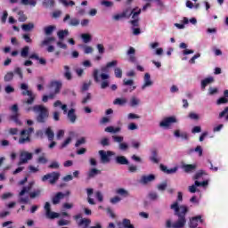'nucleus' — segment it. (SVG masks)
Segmentation results:
<instances>
[{"label":"nucleus","instance_id":"f257e3e1","mask_svg":"<svg viewBox=\"0 0 228 228\" xmlns=\"http://www.w3.org/2000/svg\"><path fill=\"white\" fill-rule=\"evenodd\" d=\"M170 208L175 210V215L178 219L175 223H172L170 219L167 220L166 228H184V225H186V215L190 211L188 207L186 205L179 206L177 202H175Z\"/></svg>","mask_w":228,"mask_h":228},{"label":"nucleus","instance_id":"f03ea898","mask_svg":"<svg viewBox=\"0 0 228 228\" xmlns=\"http://www.w3.org/2000/svg\"><path fill=\"white\" fill-rule=\"evenodd\" d=\"M34 111L37 113L36 120L38 124H45L47 122V118H49V109H47L44 105H35L32 108L27 109V111Z\"/></svg>","mask_w":228,"mask_h":228},{"label":"nucleus","instance_id":"7ed1b4c3","mask_svg":"<svg viewBox=\"0 0 228 228\" xmlns=\"http://www.w3.org/2000/svg\"><path fill=\"white\" fill-rule=\"evenodd\" d=\"M34 185H35V182H30L28 183V185L22 187L21 191L19 193L20 204H29V197L28 196L24 197V195H26V193H28V191H31V190H33Z\"/></svg>","mask_w":228,"mask_h":228},{"label":"nucleus","instance_id":"20e7f679","mask_svg":"<svg viewBox=\"0 0 228 228\" xmlns=\"http://www.w3.org/2000/svg\"><path fill=\"white\" fill-rule=\"evenodd\" d=\"M33 159V153L28 151H21L20 153V160L18 162V168L14 170V172H22L24 167H20V165H26L29 160Z\"/></svg>","mask_w":228,"mask_h":228},{"label":"nucleus","instance_id":"39448f33","mask_svg":"<svg viewBox=\"0 0 228 228\" xmlns=\"http://www.w3.org/2000/svg\"><path fill=\"white\" fill-rule=\"evenodd\" d=\"M35 133V128L28 127V129H23L20 131V137L19 139V143L24 145V143H29L31 142V134Z\"/></svg>","mask_w":228,"mask_h":228},{"label":"nucleus","instance_id":"423d86ee","mask_svg":"<svg viewBox=\"0 0 228 228\" xmlns=\"http://www.w3.org/2000/svg\"><path fill=\"white\" fill-rule=\"evenodd\" d=\"M11 111H12L13 114L9 117V120L16 123L17 126H22V122L19 120V117H20V114L19 113V105L13 104L11 107Z\"/></svg>","mask_w":228,"mask_h":228},{"label":"nucleus","instance_id":"0eeeda50","mask_svg":"<svg viewBox=\"0 0 228 228\" xmlns=\"http://www.w3.org/2000/svg\"><path fill=\"white\" fill-rule=\"evenodd\" d=\"M98 154H100V159H101V163H103V165H106L108 163H110V161H111V158L110 156H114L115 153L111 151H99Z\"/></svg>","mask_w":228,"mask_h":228},{"label":"nucleus","instance_id":"6e6552de","mask_svg":"<svg viewBox=\"0 0 228 228\" xmlns=\"http://www.w3.org/2000/svg\"><path fill=\"white\" fill-rule=\"evenodd\" d=\"M51 88H55L53 93L48 95V99H54L58 94L61 91L62 84L61 81H52L50 84Z\"/></svg>","mask_w":228,"mask_h":228},{"label":"nucleus","instance_id":"1a4fd4ad","mask_svg":"<svg viewBox=\"0 0 228 228\" xmlns=\"http://www.w3.org/2000/svg\"><path fill=\"white\" fill-rule=\"evenodd\" d=\"M112 140L115 143H119L118 144L119 151H127V149H129V144H127V142H124V136H122V135H112Z\"/></svg>","mask_w":228,"mask_h":228},{"label":"nucleus","instance_id":"9d476101","mask_svg":"<svg viewBox=\"0 0 228 228\" xmlns=\"http://www.w3.org/2000/svg\"><path fill=\"white\" fill-rule=\"evenodd\" d=\"M44 208H45L46 218H49L50 220H54V218L60 217V214L51 211V203L45 202Z\"/></svg>","mask_w":228,"mask_h":228},{"label":"nucleus","instance_id":"9b49d317","mask_svg":"<svg viewBox=\"0 0 228 228\" xmlns=\"http://www.w3.org/2000/svg\"><path fill=\"white\" fill-rule=\"evenodd\" d=\"M132 13H134V15H132V20H130V24H132V26H134V28H138V26H140V18L138 17V15H140V13H142V9H138L136 11V8L132 10Z\"/></svg>","mask_w":228,"mask_h":228},{"label":"nucleus","instance_id":"f8f14e48","mask_svg":"<svg viewBox=\"0 0 228 228\" xmlns=\"http://www.w3.org/2000/svg\"><path fill=\"white\" fill-rule=\"evenodd\" d=\"M60 177V174L58 173H49L43 176L42 181H49L50 184H54L58 178Z\"/></svg>","mask_w":228,"mask_h":228},{"label":"nucleus","instance_id":"ddd939ff","mask_svg":"<svg viewBox=\"0 0 228 228\" xmlns=\"http://www.w3.org/2000/svg\"><path fill=\"white\" fill-rule=\"evenodd\" d=\"M175 122H177V118H175V117H174V116L167 117V118H165L159 123V126L160 127H170V126H172V124H175Z\"/></svg>","mask_w":228,"mask_h":228},{"label":"nucleus","instance_id":"4468645a","mask_svg":"<svg viewBox=\"0 0 228 228\" xmlns=\"http://www.w3.org/2000/svg\"><path fill=\"white\" fill-rule=\"evenodd\" d=\"M153 181H156V175H142L139 183L141 184L147 185V184H151V183H153Z\"/></svg>","mask_w":228,"mask_h":228},{"label":"nucleus","instance_id":"2eb2a0df","mask_svg":"<svg viewBox=\"0 0 228 228\" xmlns=\"http://www.w3.org/2000/svg\"><path fill=\"white\" fill-rule=\"evenodd\" d=\"M67 20L69 21V26L71 27H77L80 24L79 19L77 18H70V14H66V16L63 19V22H67Z\"/></svg>","mask_w":228,"mask_h":228},{"label":"nucleus","instance_id":"dca6fc26","mask_svg":"<svg viewBox=\"0 0 228 228\" xmlns=\"http://www.w3.org/2000/svg\"><path fill=\"white\" fill-rule=\"evenodd\" d=\"M65 195H70V191H67L65 192H57L56 195L53 198V204L56 205V204H60V200L61 199H63V197H65Z\"/></svg>","mask_w":228,"mask_h":228},{"label":"nucleus","instance_id":"f3484780","mask_svg":"<svg viewBox=\"0 0 228 228\" xmlns=\"http://www.w3.org/2000/svg\"><path fill=\"white\" fill-rule=\"evenodd\" d=\"M199 220H200V222H202L201 216H197L190 218L189 227L190 228H197L199 225Z\"/></svg>","mask_w":228,"mask_h":228},{"label":"nucleus","instance_id":"a211bd4d","mask_svg":"<svg viewBox=\"0 0 228 228\" xmlns=\"http://www.w3.org/2000/svg\"><path fill=\"white\" fill-rule=\"evenodd\" d=\"M136 50L133 46H130L126 53V54L129 56V61H131V63L136 62V56H134Z\"/></svg>","mask_w":228,"mask_h":228},{"label":"nucleus","instance_id":"6ab92c4d","mask_svg":"<svg viewBox=\"0 0 228 228\" xmlns=\"http://www.w3.org/2000/svg\"><path fill=\"white\" fill-rule=\"evenodd\" d=\"M56 29V25H49L44 28V33L45 37H51Z\"/></svg>","mask_w":228,"mask_h":228},{"label":"nucleus","instance_id":"aec40b11","mask_svg":"<svg viewBox=\"0 0 228 228\" xmlns=\"http://www.w3.org/2000/svg\"><path fill=\"white\" fill-rule=\"evenodd\" d=\"M68 118L71 122V124H75L76 120L77 119V116H76V110L70 109L68 111Z\"/></svg>","mask_w":228,"mask_h":228},{"label":"nucleus","instance_id":"412c9836","mask_svg":"<svg viewBox=\"0 0 228 228\" xmlns=\"http://www.w3.org/2000/svg\"><path fill=\"white\" fill-rule=\"evenodd\" d=\"M42 191H43V190L40 188L35 189L33 191H30L28 193L29 198L30 199H38L39 197L42 196Z\"/></svg>","mask_w":228,"mask_h":228},{"label":"nucleus","instance_id":"4be33fe9","mask_svg":"<svg viewBox=\"0 0 228 228\" xmlns=\"http://www.w3.org/2000/svg\"><path fill=\"white\" fill-rule=\"evenodd\" d=\"M152 85V81L151 80V74L145 73L144 74V84L142 85V90H145L147 86H151Z\"/></svg>","mask_w":228,"mask_h":228},{"label":"nucleus","instance_id":"5701e85b","mask_svg":"<svg viewBox=\"0 0 228 228\" xmlns=\"http://www.w3.org/2000/svg\"><path fill=\"white\" fill-rule=\"evenodd\" d=\"M20 89H21V90H25V91H23V92L21 93L22 95H28V97H35V96H33V92L28 90V84L22 83V84L20 85Z\"/></svg>","mask_w":228,"mask_h":228},{"label":"nucleus","instance_id":"b1692460","mask_svg":"<svg viewBox=\"0 0 228 228\" xmlns=\"http://www.w3.org/2000/svg\"><path fill=\"white\" fill-rule=\"evenodd\" d=\"M116 163L118 165H129V160L124 156L116 157Z\"/></svg>","mask_w":228,"mask_h":228},{"label":"nucleus","instance_id":"393cba45","mask_svg":"<svg viewBox=\"0 0 228 228\" xmlns=\"http://www.w3.org/2000/svg\"><path fill=\"white\" fill-rule=\"evenodd\" d=\"M64 74L63 77H65V79H67L68 81L72 80V72H70V67H69L68 65L64 66Z\"/></svg>","mask_w":228,"mask_h":228},{"label":"nucleus","instance_id":"a878e982","mask_svg":"<svg viewBox=\"0 0 228 228\" xmlns=\"http://www.w3.org/2000/svg\"><path fill=\"white\" fill-rule=\"evenodd\" d=\"M174 135L176 137V138H182V140H188V133L186 132H183L181 133L179 130H175V133H174Z\"/></svg>","mask_w":228,"mask_h":228},{"label":"nucleus","instance_id":"bb28decb","mask_svg":"<svg viewBox=\"0 0 228 228\" xmlns=\"http://www.w3.org/2000/svg\"><path fill=\"white\" fill-rule=\"evenodd\" d=\"M117 195H120V197L127 198L129 197V191L124 189V188H119L116 190Z\"/></svg>","mask_w":228,"mask_h":228},{"label":"nucleus","instance_id":"cd10ccee","mask_svg":"<svg viewBox=\"0 0 228 228\" xmlns=\"http://www.w3.org/2000/svg\"><path fill=\"white\" fill-rule=\"evenodd\" d=\"M215 81L213 77H207L201 81V88L204 90L208 85H211Z\"/></svg>","mask_w":228,"mask_h":228},{"label":"nucleus","instance_id":"c85d7f7f","mask_svg":"<svg viewBox=\"0 0 228 228\" xmlns=\"http://www.w3.org/2000/svg\"><path fill=\"white\" fill-rule=\"evenodd\" d=\"M160 170L162 172H177L179 170V166H175L173 168H167V167L163 164H160Z\"/></svg>","mask_w":228,"mask_h":228},{"label":"nucleus","instance_id":"c756f323","mask_svg":"<svg viewBox=\"0 0 228 228\" xmlns=\"http://www.w3.org/2000/svg\"><path fill=\"white\" fill-rule=\"evenodd\" d=\"M182 168H183L185 172H191V170H195V168H197V165L183 164V165H182Z\"/></svg>","mask_w":228,"mask_h":228},{"label":"nucleus","instance_id":"7c9ffc66","mask_svg":"<svg viewBox=\"0 0 228 228\" xmlns=\"http://www.w3.org/2000/svg\"><path fill=\"white\" fill-rule=\"evenodd\" d=\"M218 118H224L225 122H228V106L219 113Z\"/></svg>","mask_w":228,"mask_h":228},{"label":"nucleus","instance_id":"2f4dec72","mask_svg":"<svg viewBox=\"0 0 228 228\" xmlns=\"http://www.w3.org/2000/svg\"><path fill=\"white\" fill-rule=\"evenodd\" d=\"M55 41H56V38L54 37H49L41 42L40 46L44 47V45H49V44Z\"/></svg>","mask_w":228,"mask_h":228},{"label":"nucleus","instance_id":"473e14b6","mask_svg":"<svg viewBox=\"0 0 228 228\" xmlns=\"http://www.w3.org/2000/svg\"><path fill=\"white\" fill-rule=\"evenodd\" d=\"M90 224H92V221L90 219L83 218L78 223V225L82 228H87Z\"/></svg>","mask_w":228,"mask_h":228},{"label":"nucleus","instance_id":"72a5a7b5","mask_svg":"<svg viewBox=\"0 0 228 228\" xmlns=\"http://www.w3.org/2000/svg\"><path fill=\"white\" fill-rule=\"evenodd\" d=\"M45 135L50 142H53V140H54V132L53 131V129H51V127L46 128Z\"/></svg>","mask_w":228,"mask_h":228},{"label":"nucleus","instance_id":"f704fd0d","mask_svg":"<svg viewBox=\"0 0 228 228\" xmlns=\"http://www.w3.org/2000/svg\"><path fill=\"white\" fill-rule=\"evenodd\" d=\"M120 131H121V128L119 126L115 128V127L110 126H107L105 128V133H114V134H117V133H120Z\"/></svg>","mask_w":228,"mask_h":228},{"label":"nucleus","instance_id":"c9c22d12","mask_svg":"<svg viewBox=\"0 0 228 228\" xmlns=\"http://www.w3.org/2000/svg\"><path fill=\"white\" fill-rule=\"evenodd\" d=\"M127 102L126 98H116L113 102V104L118 106H124Z\"/></svg>","mask_w":228,"mask_h":228},{"label":"nucleus","instance_id":"e433bc0d","mask_svg":"<svg viewBox=\"0 0 228 228\" xmlns=\"http://www.w3.org/2000/svg\"><path fill=\"white\" fill-rule=\"evenodd\" d=\"M55 2L54 0H44L43 1V6L45 8H53L54 7Z\"/></svg>","mask_w":228,"mask_h":228},{"label":"nucleus","instance_id":"4c0bfd02","mask_svg":"<svg viewBox=\"0 0 228 228\" xmlns=\"http://www.w3.org/2000/svg\"><path fill=\"white\" fill-rule=\"evenodd\" d=\"M18 15H19V18H18L19 22H26V20H28V16L24 14V11H19Z\"/></svg>","mask_w":228,"mask_h":228},{"label":"nucleus","instance_id":"58836bf2","mask_svg":"<svg viewBox=\"0 0 228 228\" xmlns=\"http://www.w3.org/2000/svg\"><path fill=\"white\" fill-rule=\"evenodd\" d=\"M13 76H14L13 72L9 71L4 77V80L5 81V83H10V81H12L13 79Z\"/></svg>","mask_w":228,"mask_h":228},{"label":"nucleus","instance_id":"ea45409f","mask_svg":"<svg viewBox=\"0 0 228 228\" xmlns=\"http://www.w3.org/2000/svg\"><path fill=\"white\" fill-rule=\"evenodd\" d=\"M35 28V24L33 23H28V24H23L21 26V29H23V31H31V29Z\"/></svg>","mask_w":228,"mask_h":228},{"label":"nucleus","instance_id":"a19ab883","mask_svg":"<svg viewBox=\"0 0 228 228\" xmlns=\"http://www.w3.org/2000/svg\"><path fill=\"white\" fill-rule=\"evenodd\" d=\"M28 54H29V46H24L20 52L21 58H28Z\"/></svg>","mask_w":228,"mask_h":228},{"label":"nucleus","instance_id":"79ce46f5","mask_svg":"<svg viewBox=\"0 0 228 228\" xmlns=\"http://www.w3.org/2000/svg\"><path fill=\"white\" fill-rule=\"evenodd\" d=\"M67 35H69V30H59L57 32V37L60 38V40H63L65 38V37H67Z\"/></svg>","mask_w":228,"mask_h":228},{"label":"nucleus","instance_id":"37998d69","mask_svg":"<svg viewBox=\"0 0 228 228\" xmlns=\"http://www.w3.org/2000/svg\"><path fill=\"white\" fill-rule=\"evenodd\" d=\"M140 104V99L136 98L135 96H133L130 100V106L132 108H134V106H138Z\"/></svg>","mask_w":228,"mask_h":228},{"label":"nucleus","instance_id":"c03bdc74","mask_svg":"<svg viewBox=\"0 0 228 228\" xmlns=\"http://www.w3.org/2000/svg\"><path fill=\"white\" fill-rule=\"evenodd\" d=\"M81 38L85 44H88L92 40V36L90 34H82Z\"/></svg>","mask_w":228,"mask_h":228},{"label":"nucleus","instance_id":"a18cd8bd","mask_svg":"<svg viewBox=\"0 0 228 228\" xmlns=\"http://www.w3.org/2000/svg\"><path fill=\"white\" fill-rule=\"evenodd\" d=\"M148 197L151 200H158V199H159V195L156 191L150 192Z\"/></svg>","mask_w":228,"mask_h":228},{"label":"nucleus","instance_id":"49530a36","mask_svg":"<svg viewBox=\"0 0 228 228\" xmlns=\"http://www.w3.org/2000/svg\"><path fill=\"white\" fill-rule=\"evenodd\" d=\"M114 74H115V77H118V79L122 78V69L115 68Z\"/></svg>","mask_w":228,"mask_h":228},{"label":"nucleus","instance_id":"de8ad7c7","mask_svg":"<svg viewBox=\"0 0 228 228\" xmlns=\"http://www.w3.org/2000/svg\"><path fill=\"white\" fill-rule=\"evenodd\" d=\"M122 224L125 228H134V226L131 224V220L129 219H123Z\"/></svg>","mask_w":228,"mask_h":228},{"label":"nucleus","instance_id":"09e8293b","mask_svg":"<svg viewBox=\"0 0 228 228\" xmlns=\"http://www.w3.org/2000/svg\"><path fill=\"white\" fill-rule=\"evenodd\" d=\"M121 13H125L124 18L129 19V17H131V15H134V13L133 12V11H131V9L127 8L125 11H123Z\"/></svg>","mask_w":228,"mask_h":228},{"label":"nucleus","instance_id":"8fccbe9b","mask_svg":"<svg viewBox=\"0 0 228 228\" xmlns=\"http://www.w3.org/2000/svg\"><path fill=\"white\" fill-rule=\"evenodd\" d=\"M167 182H164L157 185V190H159V191H165V190H167Z\"/></svg>","mask_w":228,"mask_h":228},{"label":"nucleus","instance_id":"3c124183","mask_svg":"<svg viewBox=\"0 0 228 228\" xmlns=\"http://www.w3.org/2000/svg\"><path fill=\"white\" fill-rule=\"evenodd\" d=\"M14 74H17V76H19L20 79H24V75L22 74V69L20 67L14 69Z\"/></svg>","mask_w":228,"mask_h":228},{"label":"nucleus","instance_id":"603ef678","mask_svg":"<svg viewBox=\"0 0 228 228\" xmlns=\"http://www.w3.org/2000/svg\"><path fill=\"white\" fill-rule=\"evenodd\" d=\"M90 86H92V81L89 80L88 83L85 82L82 86V92H86V90H88L90 88Z\"/></svg>","mask_w":228,"mask_h":228},{"label":"nucleus","instance_id":"864d4df0","mask_svg":"<svg viewBox=\"0 0 228 228\" xmlns=\"http://www.w3.org/2000/svg\"><path fill=\"white\" fill-rule=\"evenodd\" d=\"M85 143H86V139L85 137H81L80 139L77 140L75 147H79L80 145H83Z\"/></svg>","mask_w":228,"mask_h":228},{"label":"nucleus","instance_id":"5fc2aeb1","mask_svg":"<svg viewBox=\"0 0 228 228\" xmlns=\"http://www.w3.org/2000/svg\"><path fill=\"white\" fill-rule=\"evenodd\" d=\"M48 168H52L53 170H58V168H60V164L57 161H53L48 166Z\"/></svg>","mask_w":228,"mask_h":228},{"label":"nucleus","instance_id":"6e6d98bb","mask_svg":"<svg viewBox=\"0 0 228 228\" xmlns=\"http://www.w3.org/2000/svg\"><path fill=\"white\" fill-rule=\"evenodd\" d=\"M101 4L102 6H105L106 8H111L113 6V2L108 1V0H103L101 2Z\"/></svg>","mask_w":228,"mask_h":228},{"label":"nucleus","instance_id":"4d7b16f0","mask_svg":"<svg viewBox=\"0 0 228 228\" xmlns=\"http://www.w3.org/2000/svg\"><path fill=\"white\" fill-rule=\"evenodd\" d=\"M228 99L226 97H221L216 101V104L220 106V104H227Z\"/></svg>","mask_w":228,"mask_h":228},{"label":"nucleus","instance_id":"13d9d810","mask_svg":"<svg viewBox=\"0 0 228 228\" xmlns=\"http://www.w3.org/2000/svg\"><path fill=\"white\" fill-rule=\"evenodd\" d=\"M72 142V137H68L61 145V149H65Z\"/></svg>","mask_w":228,"mask_h":228},{"label":"nucleus","instance_id":"bf43d9fd","mask_svg":"<svg viewBox=\"0 0 228 228\" xmlns=\"http://www.w3.org/2000/svg\"><path fill=\"white\" fill-rule=\"evenodd\" d=\"M58 225L60 227H63V225H70V221L65 220V219H61V220L58 221Z\"/></svg>","mask_w":228,"mask_h":228},{"label":"nucleus","instance_id":"052dcab7","mask_svg":"<svg viewBox=\"0 0 228 228\" xmlns=\"http://www.w3.org/2000/svg\"><path fill=\"white\" fill-rule=\"evenodd\" d=\"M4 91H5V94H13V92H15V88L8 85L5 86Z\"/></svg>","mask_w":228,"mask_h":228},{"label":"nucleus","instance_id":"680f3d73","mask_svg":"<svg viewBox=\"0 0 228 228\" xmlns=\"http://www.w3.org/2000/svg\"><path fill=\"white\" fill-rule=\"evenodd\" d=\"M6 19H8V12L7 11H4L3 15L1 17L2 24H6Z\"/></svg>","mask_w":228,"mask_h":228},{"label":"nucleus","instance_id":"e2e57ef3","mask_svg":"<svg viewBox=\"0 0 228 228\" xmlns=\"http://www.w3.org/2000/svg\"><path fill=\"white\" fill-rule=\"evenodd\" d=\"M61 3H62V4H64L65 6H75L76 3L72 0H70L69 2H68L67 0H61Z\"/></svg>","mask_w":228,"mask_h":228},{"label":"nucleus","instance_id":"0e129e2a","mask_svg":"<svg viewBox=\"0 0 228 228\" xmlns=\"http://www.w3.org/2000/svg\"><path fill=\"white\" fill-rule=\"evenodd\" d=\"M93 77L95 81V83H99V69H94L93 73Z\"/></svg>","mask_w":228,"mask_h":228},{"label":"nucleus","instance_id":"69168bd1","mask_svg":"<svg viewBox=\"0 0 228 228\" xmlns=\"http://www.w3.org/2000/svg\"><path fill=\"white\" fill-rule=\"evenodd\" d=\"M101 145H102V147H108L110 146V139L104 137L103 139H102L101 141Z\"/></svg>","mask_w":228,"mask_h":228},{"label":"nucleus","instance_id":"338daca9","mask_svg":"<svg viewBox=\"0 0 228 228\" xmlns=\"http://www.w3.org/2000/svg\"><path fill=\"white\" fill-rule=\"evenodd\" d=\"M95 197L99 200V202H102V200H104V197L102 196V191H96Z\"/></svg>","mask_w":228,"mask_h":228},{"label":"nucleus","instance_id":"774afa93","mask_svg":"<svg viewBox=\"0 0 228 228\" xmlns=\"http://www.w3.org/2000/svg\"><path fill=\"white\" fill-rule=\"evenodd\" d=\"M91 99H92V94L88 93L86 96L82 100V104H86V102H88V101H91Z\"/></svg>","mask_w":228,"mask_h":228}]
</instances>
